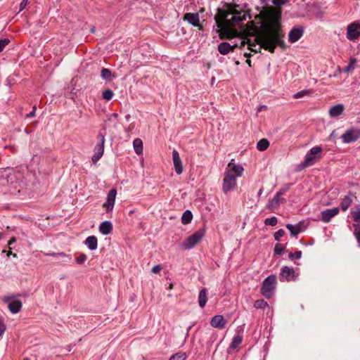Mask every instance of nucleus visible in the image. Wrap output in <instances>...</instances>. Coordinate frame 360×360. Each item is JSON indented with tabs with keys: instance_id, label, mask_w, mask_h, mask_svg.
<instances>
[{
	"instance_id": "nucleus-1",
	"label": "nucleus",
	"mask_w": 360,
	"mask_h": 360,
	"mask_svg": "<svg viewBox=\"0 0 360 360\" xmlns=\"http://www.w3.org/2000/svg\"><path fill=\"white\" fill-rule=\"evenodd\" d=\"M281 13L278 11H271L266 13L264 21L262 25V29L257 33L255 27L252 26L251 28L246 32L247 35L254 36V41L255 43H250V39H248V43L249 48L251 51L257 52V46L260 50L262 48L274 53L277 46L282 48L285 47L283 37L284 34L281 29L280 19Z\"/></svg>"
},
{
	"instance_id": "nucleus-2",
	"label": "nucleus",
	"mask_w": 360,
	"mask_h": 360,
	"mask_svg": "<svg viewBox=\"0 0 360 360\" xmlns=\"http://www.w3.org/2000/svg\"><path fill=\"white\" fill-rule=\"evenodd\" d=\"M247 13L239 5L229 6L226 11H219L216 17L217 27L221 30V38H233L238 34L233 28L240 22L246 19Z\"/></svg>"
},
{
	"instance_id": "nucleus-3",
	"label": "nucleus",
	"mask_w": 360,
	"mask_h": 360,
	"mask_svg": "<svg viewBox=\"0 0 360 360\" xmlns=\"http://www.w3.org/2000/svg\"><path fill=\"white\" fill-rule=\"evenodd\" d=\"M244 168L241 165H236L233 162V160L227 165L224 172V176L222 183V191L225 193H227L236 188V179L237 178L242 176Z\"/></svg>"
},
{
	"instance_id": "nucleus-4",
	"label": "nucleus",
	"mask_w": 360,
	"mask_h": 360,
	"mask_svg": "<svg viewBox=\"0 0 360 360\" xmlns=\"http://www.w3.org/2000/svg\"><path fill=\"white\" fill-rule=\"evenodd\" d=\"M276 285V277L275 275H270L266 277L262 283L261 292L267 299L273 296Z\"/></svg>"
},
{
	"instance_id": "nucleus-5",
	"label": "nucleus",
	"mask_w": 360,
	"mask_h": 360,
	"mask_svg": "<svg viewBox=\"0 0 360 360\" xmlns=\"http://www.w3.org/2000/svg\"><path fill=\"white\" fill-rule=\"evenodd\" d=\"M18 295H6L2 297V302L7 304L11 313L17 314L20 311L22 303L17 298Z\"/></svg>"
},
{
	"instance_id": "nucleus-6",
	"label": "nucleus",
	"mask_w": 360,
	"mask_h": 360,
	"mask_svg": "<svg viewBox=\"0 0 360 360\" xmlns=\"http://www.w3.org/2000/svg\"><path fill=\"white\" fill-rule=\"evenodd\" d=\"M321 151L322 148L320 146L311 148L306 154L304 160L302 163V167L305 168L313 165L320 158Z\"/></svg>"
},
{
	"instance_id": "nucleus-7",
	"label": "nucleus",
	"mask_w": 360,
	"mask_h": 360,
	"mask_svg": "<svg viewBox=\"0 0 360 360\" xmlns=\"http://www.w3.org/2000/svg\"><path fill=\"white\" fill-rule=\"evenodd\" d=\"M205 236V231L202 229L198 230L193 234L188 237L182 244V246L186 250L193 248L198 243H199Z\"/></svg>"
},
{
	"instance_id": "nucleus-8",
	"label": "nucleus",
	"mask_w": 360,
	"mask_h": 360,
	"mask_svg": "<svg viewBox=\"0 0 360 360\" xmlns=\"http://www.w3.org/2000/svg\"><path fill=\"white\" fill-rule=\"evenodd\" d=\"M97 139H98V143L94 148V154L91 158L94 163H96L101 158L104 153L105 136L101 133H99Z\"/></svg>"
},
{
	"instance_id": "nucleus-9",
	"label": "nucleus",
	"mask_w": 360,
	"mask_h": 360,
	"mask_svg": "<svg viewBox=\"0 0 360 360\" xmlns=\"http://www.w3.org/2000/svg\"><path fill=\"white\" fill-rule=\"evenodd\" d=\"M298 276V274H297L292 268H290L287 266H283L281 269L280 273V281H294Z\"/></svg>"
},
{
	"instance_id": "nucleus-10",
	"label": "nucleus",
	"mask_w": 360,
	"mask_h": 360,
	"mask_svg": "<svg viewBox=\"0 0 360 360\" xmlns=\"http://www.w3.org/2000/svg\"><path fill=\"white\" fill-rule=\"evenodd\" d=\"M360 37V23L354 22L349 24L347 27V38L350 41H354Z\"/></svg>"
},
{
	"instance_id": "nucleus-11",
	"label": "nucleus",
	"mask_w": 360,
	"mask_h": 360,
	"mask_svg": "<svg viewBox=\"0 0 360 360\" xmlns=\"http://www.w3.org/2000/svg\"><path fill=\"white\" fill-rule=\"evenodd\" d=\"M288 190V188H282L279 190L272 199H270L266 205V208L269 210H274L277 208L281 202L283 201L281 196Z\"/></svg>"
},
{
	"instance_id": "nucleus-12",
	"label": "nucleus",
	"mask_w": 360,
	"mask_h": 360,
	"mask_svg": "<svg viewBox=\"0 0 360 360\" xmlns=\"http://www.w3.org/2000/svg\"><path fill=\"white\" fill-rule=\"evenodd\" d=\"M117 195V190L112 188L108 193L106 201L103 203V207L105 209L106 212H110L113 210Z\"/></svg>"
},
{
	"instance_id": "nucleus-13",
	"label": "nucleus",
	"mask_w": 360,
	"mask_h": 360,
	"mask_svg": "<svg viewBox=\"0 0 360 360\" xmlns=\"http://www.w3.org/2000/svg\"><path fill=\"white\" fill-rule=\"evenodd\" d=\"M360 137V131L356 129L347 130L341 136L344 143H349L356 141Z\"/></svg>"
},
{
	"instance_id": "nucleus-14",
	"label": "nucleus",
	"mask_w": 360,
	"mask_h": 360,
	"mask_svg": "<svg viewBox=\"0 0 360 360\" xmlns=\"http://www.w3.org/2000/svg\"><path fill=\"white\" fill-rule=\"evenodd\" d=\"M339 213V209L334 207L332 209H328L321 212V219L325 223H328L333 217L338 215Z\"/></svg>"
},
{
	"instance_id": "nucleus-15",
	"label": "nucleus",
	"mask_w": 360,
	"mask_h": 360,
	"mask_svg": "<svg viewBox=\"0 0 360 360\" xmlns=\"http://www.w3.org/2000/svg\"><path fill=\"white\" fill-rule=\"evenodd\" d=\"M172 160L175 172L176 174H181L183 172L182 162L179 153L176 150H173L172 151Z\"/></svg>"
},
{
	"instance_id": "nucleus-16",
	"label": "nucleus",
	"mask_w": 360,
	"mask_h": 360,
	"mask_svg": "<svg viewBox=\"0 0 360 360\" xmlns=\"http://www.w3.org/2000/svg\"><path fill=\"white\" fill-rule=\"evenodd\" d=\"M303 35L302 27H294L290 30L288 34V39L291 43L297 41Z\"/></svg>"
},
{
	"instance_id": "nucleus-17",
	"label": "nucleus",
	"mask_w": 360,
	"mask_h": 360,
	"mask_svg": "<svg viewBox=\"0 0 360 360\" xmlns=\"http://www.w3.org/2000/svg\"><path fill=\"white\" fill-rule=\"evenodd\" d=\"M210 325L213 328H224L226 325V321L221 315H216L211 319Z\"/></svg>"
},
{
	"instance_id": "nucleus-18",
	"label": "nucleus",
	"mask_w": 360,
	"mask_h": 360,
	"mask_svg": "<svg viewBox=\"0 0 360 360\" xmlns=\"http://www.w3.org/2000/svg\"><path fill=\"white\" fill-rule=\"evenodd\" d=\"M303 224L302 221H300L295 225L288 224L286 228L290 231L291 236H296L304 230Z\"/></svg>"
},
{
	"instance_id": "nucleus-19",
	"label": "nucleus",
	"mask_w": 360,
	"mask_h": 360,
	"mask_svg": "<svg viewBox=\"0 0 360 360\" xmlns=\"http://www.w3.org/2000/svg\"><path fill=\"white\" fill-rule=\"evenodd\" d=\"M184 20L195 27H199L200 18L198 13H188L184 15Z\"/></svg>"
},
{
	"instance_id": "nucleus-20",
	"label": "nucleus",
	"mask_w": 360,
	"mask_h": 360,
	"mask_svg": "<svg viewBox=\"0 0 360 360\" xmlns=\"http://www.w3.org/2000/svg\"><path fill=\"white\" fill-rule=\"evenodd\" d=\"M236 46V44L234 45H231L230 44L227 43V42H222V43H220L219 45H218V51L219 52L222 54V55H226L228 54L230 51H233V49Z\"/></svg>"
},
{
	"instance_id": "nucleus-21",
	"label": "nucleus",
	"mask_w": 360,
	"mask_h": 360,
	"mask_svg": "<svg viewBox=\"0 0 360 360\" xmlns=\"http://www.w3.org/2000/svg\"><path fill=\"white\" fill-rule=\"evenodd\" d=\"M343 111L344 105L342 104H337L329 109V115L331 117H336L342 115Z\"/></svg>"
},
{
	"instance_id": "nucleus-22",
	"label": "nucleus",
	"mask_w": 360,
	"mask_h": 360,
	"mask_svg": "<svg viewBox=\"0 0 360 360\" xmlns=\"http://www.w3.org/2000/svg\"><path fill=\"white\" fill-rule=\"evenodd\" d=\"M112 231V224L109 221H103L99 226V231L103 235H108Z\"/></svg>"
},
{
	"instance_id": "nucleus-23",
	"label": "nucleus",
	"mask_w": 360,
	"mask_h": 360,
	"mask_svg": "<svg viewBox=\"0 0 360 360\" xmlns=\"http://www.w3.org/2000/svg\"><path fill=\"white\" fill-rule=\"evenodd\" d=\"M84 243L91 250H94L98 247V240L96 237L94 236L87 237L85 240Z\"/></svg>"
},
{
	"instance_id": "nucleus-24",
	"label": "nucleus",
	"mask_w": 360,
	"mask_h": 360,
	"mask_svg": "<svg viewBox=\"0 0 360 360\" xmlns=\"http://www.w3.org/2000/svg\"><path fill=\"white\" fill-rule=\"evenodd\" d=\"M353 202L352 197L350 195H346L342 199L340 202L342 211H346Z\"/></svg>"
},
{
	"instance_id": "nucleus-25",
	"label": "nucleus",
	"mask_w": 360,
	"mask_h": 360,
	"mask_svg": "<svg viewBox=\"0 0 360 360\" xmlns=\"http://www.w3.org/2000/svg\"><path fill=\"white\" fill-rule=\"evenodd\" d=\"M207 290L205 288H202L199 293L198 297V303L201 308H203L207 303Z\"/></svg>"
},
{
	"instance_id": "nucleus-26",
	"label": "nucleus",
	"mask_w": 360,
	"mask_h": 360,
	"mask_svg": "<svg viewBox=\"0 0 360 360\" xmlns=\"http://www.w3.org/2000/svg\"><path fill=\"white\" fill-rule=\"evenodd\" d=\"M133 148L137 155L143 153V141L140 139H135L133 141Z\"/></svg>"
},
{
	"instance_id": "nucleus-27",
	"label": "nucleus",
	"mask_w": 360,
	"mask_h": 360,
	"mask_svg": "<svg viewBox=\"0 0 360 360\" xmlns=\"http://www.w3.org/2000/svg\"><path fill=\"white\" fill-rule=\"evenodd\" d=\"M242 341H243L242 335H235L232 339V341L230 344L229 349H235L236 348L238 347V346L239 345L241 344Z\"/></svg>"
},
{
	"instance_id": "nucleus-28",
	"label": "nucleus",
	"mask_w": 360,
	"mask_h": 360,
	"mask_svg": "<svg viewBox=\"0 0 360 360\" xmlns=\"http://www.w3.org/2000/svg\"><path fill=\"white\" fill-rule=\"evenodd\" d=\"M269 146V142L266 139H262L257 143V148L259 151H264Z\"/></svg>"
},
{
	"instance_id": "nucleus-29",
	"label": "nucleus",
	"mask_w": 360,
	"mask_h": 360,
	"mask_svg": "<svg viewBox=\"0 0 360 360\" xmlns=\"http://www.w3.org/2000/svg\"><path fill=\"white\" fill-rule=\"evenodd\" d=\"M192 219V212L190 210H186L181 217V222L183 224H188L191 221Z\"/></svg>"
},
{
	"instance_id": "nucleus-30",
	"label": "nucleus",
	"mask_w": 360,
	"mask_h": 360,
	"mask_svg": "<svg viewBox=\"0 0 360 360\" xmlns=\"http://www.w3.org/2000/svg\"><path fill=\"white\" fill-rule=\"evenodd\" d=\"M351 214L355 222L360 221V205H356L352 210Z\"/></svg>"
},
{
	"instance_id": "nucleus-31",
	"label": "nucleus",
	"mask_w": 360,
	"mask_h": 360,
	"mask_svg": "<svg viewBox=\"0 0 360 360\" xmlns=\"http://www.w3.org/2000/svg\"><path fill=\"white\" fill-rule=\"evenodd\" d=\"M356 59L354 58H351L349 60V65L345 68L343 71L346 73H349V72H352V70H354V68L356 67Z\"/></svg>"
},
{
	"instance_id": "nucleus-32",
	"label": "nucleus",
	"mask_w": 360,
	"mask_h": 360,
	"mask_svg": "<svg viewBox=\"0 0 360 360\" xmlns=\"http://www.w3.org/2000/svg\"><path fill=\"white\" fill-rule=\"evenodd\" d=\"M101 76L103 79H110L114 77L112 75L111 71L108 68H103L101 72Z\"/></svg>"
},
{
	"instance_id": "nucleus-33",
	"label": "nucleus",
	"mask_w": 360,
	"mask_h": 360,
	"mask_svg": "<svg viewBox=\"0 0 360 360\" xmlns=\"http://www.w3.org/2000/svg\"><path fill=\"white\" fill-rule=\"evenodd\" d=\"M113 96H114V93L110 89H106L105 91H103V94H102L103 98L106 101L111 100Z\"/></svg>"
},
{
	"instance_id": "nucleus-34",
	"label": "nucleus",
	"mask_w": 360,
	"mask_h": 360,
	"mask_svg": "<svg viewBox=\"0 0 360 360\" xmlns=\"http://www.w3.org/2000/svg\"><path fill=\"white\" fill-rule=\"evenodd\" d=\"M278 219L276 217H272L271 218H267L264 220V224L266 226H274L277 224Z\"/></svg>"
},
{
	"instance_id": "nucleus-35",
	"label": "nucleus",
	"mask_w": 360,
	"mask_h": 360,
	"mask_svg": "<svg viewBox=\"0 0 360 360\" xmlns=\"http://www.w3.org/2000/svg\"><path fill=\"white\" fill-rule=\"evenodd\" d=\"M267 305V302L264 300H258L255 301L254 304V307L256 309H264Z\"/></svg>"
},
{
	"instance_id": "nucleus-36",
	"label": "nucleus",
	"mask_w": 360,
	"mask_h": 360,
	"mask_svg": "<svg viewBox=\"0 0 360 360\" xmlns=\"http://www.w3.org/2000/svg\"><path fill=\"white\" fill-rule=\"evenodd\" d=\"M311 93L310 90H302L295 94L293 98L296 99L300 98L304 96L310 95Z\"/></svg>"
},
{
	"instance_id": "nucleus-37",
	"label": "nucleus",
	"mask_w": 360,
	"mask_h": 360,
	"mask_svg": "<svg viewBox=\"0 0 360 360\" xmlns=\"http://www.w3.org/2000/svg\"><path fill=\"white\" fill-rule=\"evenodd\" d=\"M45 255L51 256L53 257H65L66 258H68L69 259H71L70 256L68 255H66L64 252H49V253H45Z\"/></svg>"
},
{
	"instance_id": "nucleus-38",
	"label": "nucleus",
	"mask_w": 360,
	"mask_h": 360,
	"mask_svg": "<svg viewBox=\"0 0 360 360\" xmlns=\"http://www.w3.org/2000/svg\"><path fill=\"white\" fill-rule=\"evenodd\" d=\"M186 354L185 353H176L173 355L169 360H185Z\"/></svg>"
},
{
	"instance_id": "nucleus-39",
	"label": "nucleus",
	"mask_w": 360,
	"mask_h": 360,
	"mask_svg": "<svg viewBox=\"0 0 360 360\" xmlns=\"http://www.w3.org/2000/svg\"><path fill=\"white\" fill-rule=\"evenodd\" d=\"M285 235V231L283 229H279L274 233V238L276 240L279 241L281 238H282Z\"/></svg>"
},
{
	"instance_id": "nucleus-40",
	"label": "nucleus",
	"mask_w": 360,
	"mask_h": 360,
	"mask_svg": "<svg viewBox=\"0 0 360 360\" xmlns=\"http://www.w3.org/2000/svg\"><path fill=\"white\" fill-rule=\"evenodd\" d=\"M284 250L283 247L281 244H276L274 247V252L276 255H281Z\"/></svg>"
},
{
	"instance_id": "nucleus-41",
	"label": "nucleus",
	"mask_w": 360,
	"mask_h": 360,
	"mask_svg": "<svg viewBox=\"0 0 360 360\" xmlns=\"http://www.w3.org/2000/svg\"><path fill=\"white\" fill-rule=\"evenodd\" d=\"M289 257L291 259H300L302 257V252L300 250H297L293 254L290 253Z\"/></svg>"
},
{
	"instance_id": "nucleus-42",
	"label": "nucleus",
	"mask_w": 360,
	"mask_h": 360,
	"mask_svg": "<svg viewBox=\"0 0 360 360\" xmlns=\"http://www.w3.org/2000/svg\"><path fill=\"white\" fill-rule=\"evenodd\" d=\"M10 42L9 39H0V52H1L5 46Z\"/></svg>"
},
{
	"instance_id": "nucleus-43",
	"label": "nucleus",
	"mask_w": 360,
	"mask_h": 360,
	"mask_svg": "<svg viewBox=\"0 0 360 360\" xmlns=\"http://www.w3.org/2000/svg\"><path fill=\"white\" fill-rule=\"evenodd\" d=\"M86 255L84 254H82L78 257L76 258V261L78 264H82L86 260Z\"/></svg>"
},
{
	"instance_id": "nucleus-44",
	"label": "nucleus",
	"mask_w": 360,
	"mask_h": 360,
	"mask_svg": "<svg viewBox=\"0 0 360 360\" xmlns=\"http://www.w3.org/2000/svg\"><path fill=\"white\" fill-rule=\"evenodd\" d=\"M6 330V326L4 321L0 319V337L4 333Z\"/></svg>"
},
{
	"instance_id": "nucleus-45",
	"label": "nucleus",
	"mask_w": 360,
	"mask_h": 360,
	"mask_svg": "<svg viewBox=\"0 0 360 360\" xmlns=\"http://www.w3.org/2000/svg\"><path fill=\"white\" fill-rule=\"evenodd\" d=\"M288 0H272V3L277 6H282L287 3Z\"/></svg>"
},
{
	"instance_id": "nucleus-46",
	"label": "nucleus",
	"mask_w": 360,
	"mask_h": 360,
	"mask_svg": "<svg viewBox=\"0 0 360 360\" xmlns=\"http://www.w3.org/2000/svg\"><path fill=\"white\" fill-rule=\"evenodd\" d=\"M354 226L356 227L355 230H354V236H355L356 240L359 242H360V228H359L358 226L356 225V224L354 225Z\"/></svg>"
},
{
	"instance_id": "nucleus-47",
	"label": "nucleus",
	"mask_w": 360,
	"mask_h": 360,
	"mask_svg": "<svg viewBox=\"0 0 360 360\" xmlns=\"http://www.w3.org/2000/svg\"><path fill=\"white\" fill-rule=\"evenodd\" d=\"M161 269H162V266L158 264V265L154 266L152 268L151 271L154 274H158V273H160Z\"/></svg>"
},
{
	"instance_id": "nucleus-48",
	"label": "nucleus",
	"mask_w": 360,
	"mask_h": 360,
	"mask_svg": "<svg viewBox=\"0 0 360 360\" xmlns=\"http://www.w3.org/2000/svg\"><path fill=\"white\" fill-rule=\"evenodd\" d=\"M28 0H22L20 4V11H22L27 6Z\"/></svg>"
},
{
	"instance_id": "nucleus-49",
	"label": "nucleus",
	"mask_w": 360,
	"mask_h": 360,
	"mask_svg": "<svg viewBox=\"0 0 360 360\" xmlns=\"http://www.w3.org/2000/svg\"><path fill=\"white\" fill-rule=\"evenodd\" d=\"M35 112H36V107L34 106L33 107V109L32 110L26 115L27 117H34L35 115Z\"/></svg>"
},
{
	"instance_id": "nucleus-50",
	"label": "nucleus",
	"mask_w": 360,
	"mask_h": 360,
	"mask_svg": "<svg viewBox=\"0 0 360 360\" xmlns=\"http://www.w3.org/2000/svg\"><path fill=\"white\" fill-rule=\"evenodd\" d=\"M57 258H60L61 259V262L65 264L66 262H68V261H70V259H69L68 258H66L65 257H57Z\"/></svg>"
},
{
	"instance_id": "nucleus-51",
	"label": "nucleus",
	"mask_w": 360,
	"mask_h": 360,
	"mask_svg": "<svg viewBox=\"0 0 360 360\" xmlns=\"http://www.w3.org/2000/svg\"><path fill=\"white\" fill-rule=\"evenodd\" d=\"M16 242V238L15 237H13L10 239V240L8 241V246H11V245H13V243H15Z\"/></svg>"
},
{
	"instance_id": "nucleus-52",
	"label": "nucleus",
	"mask_w": 360,
	"mask_h": 360,
	"mask_svg": "<svg viewBox=\"0 0 360 360\" xmlns=\"http://www.w3.org/2000/svg\"><path fill=\"white\" fill-rule=\"evenodd\" d=\"M7 255L8 256L12 255L13 257H17V255L15 253H13L11 251H8Z\"/></svg>"
},
{
	"instance_id": "nucleus-53",
	"label": "nucleus",
	"mask_w": 360,
	"mask_h": 360,
	"mask_svg": "<svg viewBox=\"0 0 360 360\" xmlns=\"http://www.w3.org/2000/svg\"><path fill=\"white\" fill-rule=\"evenodd\" d=\"M130 117H131V116L129 114L125 115V118H126L127 120H129Z\"/></svg>"
},
{
	"instance_id": "nucleus-54",
	"label": "nucleus",
	"mask_w": 360,
	"mask_h": 360,
	"mask_svg": "<svg viewBox=\"0 0 360 360\" xmlns=\"http://www.w3.org/2000/svg\"><path fill=\"white\" fill-rule=\"evenodd\" d=\"M246 63H247L250 66L251 65H250V63H251V60H250V59H248V60H246Z\"/></svg>"
},
{
	"instance_id": "nucleus-55",
	"label": "nucleus",
	"mask_w": 360,
	"mask_h": 360,
	"mask_svg": "<svg viewBox=\"0 0 360 360\" xmlns=\"http://www.w3.org/2000/svg\"><path fill=\"white\" fill-rule=\"evenodd\" d=\"M172 288H173V285H172V283H171V284L169 285V289H172Z\"/></svg>"
},
{
	"instance_id": "nucleus-56",
	"label": "nucleus",
	"mask_w": 360,
	"mask_h": 360,
	"mask_svg": "<svg viewBox=\"0 0 360 360\" xmlns=\"http://www.w3.org/2000/svg\"><path fill=\"white\" fill-rule=\"evenodd\" d=\"M191 326H189L188 328V333L189 332V330H191Z\"/></svg>"
},
{
	"instance_id": "nucleus-57",
	"label": "nucleus",
	"mask_w": 360,
	"mask_h": 360,
	"mask_svg": "<svg viewBox=\"0 0 360 360\" xmlns=\"http://www.w3.org/2000/svg\"><path fill=\"white\" fill-rule=\"evenodd\" d=\"M264 108H266V105H264L263 107H262V109H264Z\"/></svg>"
},
{
	"instance_id": "nucleus-58",
	"label": "nucleus",
	"mask_w": 360,
	"mask_h": 360,
	"mask_svg": "<svg viewBox=\"0 0 360 360\" xmlns=\"http://www.w3.org/2000/svg\"><path fill=\"white\" fill-rule=\"evenodd\" d=\"M264 108H266V105H264L263 107H262V109H264Z\"/></svg>"
},
{
	"instance_id": "nucleus-59",
	"label": "nucleus",
	"mask_w": 360,
	"mask_h": 360,
	"mask_svg": "<svg viewBox=\"0 0 360 360\" xmlns=\"http://www.w3.org/2000/svg\"><path fill=\"white\" fill-rule=\"evenodd\" d=\"M261 193H262V190L259 191V195H261Z\"/></svg>"
}]
</instances>
